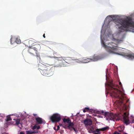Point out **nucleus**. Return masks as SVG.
I'll return each mask as SVG.
<instances>
[{
    "instance_id": "a211bd4d",
    "label": "nucleus",
    "mask_w": 134,
    "mask_h": 134,
    "mask_svg": "<svg viewBox=\"0 0 134 134\" xmlns=\"http://www.w3.org/2000/svg\"><path fill=\"white\" fill-rule=\"evenodd\" d=\"M63 121L64 122H66L68 124L71 122V121L69 118L67 119L64 118L63 119Z\"/></svg>"
},
{
    "instance_id": "20e7f679",
    "label": "nucleus",
    "mask_w": 134,
    "mask_h": 134,
    "mask_svg": "<svg viewBox=\"0 0 134 134\" xmlns=\"http://www.w3.org/2000/svg\"><path fill=\"white\" fill-rule=\"evenodd\" d=\"M38 67L39 69H40L41 74L43 76L50 77L53 74V72L52 69L49 66L46 65L41 64H38Z\"/></svg>"
},
{
    "instance_id": "9d476101",
    "label": "nucleus",
    "mask_w": 134,
    "mask_h": 134,
    "mask_svg": "<svg viewBox=\"0 0 134 134\" xmlns=\"http://www.w3.org/2000/svg\"><path fill=\"white\" fill-rule=\"evenodd\" d=\"M104 57L102 55H94L92 59H91V61H95L98 60L102 59Z\"/></svg>"
},
{
    "instance_id": "cd10ccee",
    "label": "nucleus",
    "mask_w": 134,
    "mask_h": 134,
    "mask_svg": "<svg viewBox=\"0 0 134 134\" xmlns=\"http://www.w3.org/2000/svg\"><path fill=\"white\" fill-rule=\"evenodd\" d=\"M37 127V126H36V125H35L32 127V129L33 130H34Z\"/></svg>"
},
{
    "instance_id": "1a4fd4ad",
    "label": "nucleus",
    "mask_w": 134,
    "mask_h": 134,
    "mask_svg": "<svg viewBox=\"0 0 134 134\" xmlns=\"http://www.w3.org/2000/svg\"><path fill=\"white\" fill-rule=\"evenodd\" d=\"M10 43L12 44L15 42L17 44H19L21 42L20 40L18 38L15 37H12L10 39Z\"/></svg>"
},
{
    "instance_id": "58836bf2",
    "label": "nucleus",
    "mask_w": 134,
    "mask_h": 134,
    "mask_svg": "<svg viewBox=\"0 0 134 134\" xmlns=\"http://www.w3.org/2000/svg\"><path fill=\"white\" fill-rule=\"evenodd\" d=\"M123 105H124V107H126V106L125 103H124Z\"/></svg>"
},
{
    "instance_id": "7ed1b4c3",
    "label": "nucleus",
    "mask_w": 134,
    "mask_h": 134,
    "mask_svg": "<svg viewBox=\"0 0 134 134\" xmlns=\"http://www.w3.org/2000/svg\"><path fill=\"white\" fill-rule=\"evenodd\" d=\"M103 46L105 48L108 52L109 53H115L124 56L126 58L132 59L134 58V54H129L128 53H120L119 49L114 47H111L108 46L105 44L103 41L101 42Z\"/></svg>"
},
{
    "instance_id": "f257e3e1",
    "label": "nucleus",
    "mask_w": 134,
    "mask_h": 134,
    "mask_svg": "<svg viewBox=\"0 0 134 134\" xmlns=\"http://www.w3.org/2000/svg\"><path fill=\"white\" fill-rule=\"evenodd\" d=\"M119 87V85L110 83L109 90L111 96L116 98L121 106L124 102L125 94L118 89Z\"/></svg>"
},
{
    "instance_id": "4468645a",
    "label": "nucleus",
    "mask_w": 134,
    "mask_h": 134,
    "mask_svg": "<svg viewBox=\"0 0 134 134\" xmlns=\"http://www.w3.org/2000/svg\"><path fill=\"white\" fill-rule=\"evenodd\" d=\"M83 112L85 113L86 112H88L90 113H92L94 112V110L93 109H90L89 108L85 107L83 110Z\"/></svg>"
},
{
    "instance_id": "f704fd0d",
    "label": "nucleus",
    "mask_w": 134,
    "mask_h": 134,
    "mask_svg": "<svg viewBox=\"0 0 134 134\" xmlns=\"http://www.w3.org/2000/svg\"><path fill=\"white\" fill-rule=\"evenodd\" d=\"M72 130H74V131H76V129L74 127L73 128H72Z\"/></svg>"
},
{
    "instance_id": "49530a36",
    "label": "nucleus",
    "mask_w": 134,
    "mask_h": 134,
    "mask_svg": "<svg viewBox=\"0 0 134 134\" xmlns=\"http://www.w3.org/2000/svg\"><path fill=\"white\" fill-rule=\"evenodd\" d=\"M126 102H127V101H126Z\"/></svg>"
},
{
    "instance_id": "423d86ee",
    "label": "nucleus",
    "mask_w": 134,
    "mask_h": 134,
    "mask_svg": "<svg viewBox=\"0 0 134 134\" xmlns=\"http://www.w3.org/2000/svg\"><path fill=\"white\" fill-rule=\"evenodd\" d=\"M50 119L53 122H58L61 119V116L58 113L54 114L51 116Z\"/></svg>"
},
{
    "instance_id": "4c0bfd02",
    "label": "nucleus",
    "mask_w": 134,
    "mask_h": 134,
    "mask_svg": "<svg viewBox=\"0 0 134 134\" xmlns=\"http://www.w3.org/2000/svg\"><path fill=\"white\" fill-rule=\"evenodd\" d=\"M43 37L44 38H45V34H44L43 35Z\"/></svg>"
},
{
    "instance_id": "c03bdc74",
    "label": "nucleus",
    "mask_w": 134,
    "mask_h": 134,
    "mask_svg": "<svg viewBox=\"0 0 134 134\" xmlns=\"http://www.w3.org/2000/svg\"><path fill=\"white\" fill-rule=\"evenodd\" d=\"M124 134H128L127 133H124Z\"/></svg>"
},
{
    "instance_id": "e433bc0d",
    "label": "nucleus",
    "mask_w": 134,
    "mask_h": 134,
    "mask_svg": "<svg viewBox=\"0 0 134 134\" xmlns=\"http://www.w3.org/2000/svg\"><path fill=\"white\" fill-rule=\"evenodd\" d=\"M119 84L121 86H122V84H121V82H119Z\"/></svg>"
},
{
    "instance_id": "a18cd8bd",
    "label": "nucleus",
    "mask_w": 134,
    "mask_h": 134,
    "mask_svg": "<svg viewBox=\"0 0 134 134\" xmlns=\"http://www.w3.org/2000/svg\"><path fill=\"white\" fill-rule=\"evenodd\" d=\"M54 130H56V129L55 128V127H54Z\"/></svg>"
},
{
    "instance_id": "b1692460",
    "label": "nucleus",
    "mask_w": 134,
    "mask_h": 134,
    "mask_svg": "<svg viewBox=\"0 0 134 134\" xmlns=\"http://www.w3.org/2000/svg\"><path fill=\"white\" fill-rule=\"evenodd\" d=\"M26 134H32V131L31 130H28L26 132Z\"/></svg>"
},
{
    "instance_id": "5701e85b",
    "label": "nucleus",
    "mask_w": 134,
    "mask_h": 134,
    "mask_svg": "<svg viewBox=\"0 0 134 134\" xmlns=\"http://www.w3.org/2000/svg\"><path fill=\"white\" fill-rule=\"evenodd\" d=\"M97 113L99 114H100L102 115H105V112L103 111H98L97 112Z\"/></svg>"
},
{
    "instance_id": "f03ea898",
    "label": "nucleus",
    "mask_w": 134,
    "mask_h": 134,
    "mask_svg": "<svg viewBox=\"0 0 134 134\" xmlns=\"http://www.w3.org/2000/svg\"><path fill=\"white\" fill-rule=\"evenodd\" d=\"M115 23L118 26L120 32L125 31L129 27L134 28V22L130 18L119 19L116 21Z\"/></svg>"
},
{
    "instance_id": "72a5a7b5",
    "label": "nucleus",
    "mask_w": 134,
    "mask_h": 134,
    "mask_svg": "<svg viewBox=\"0 0 134 134\" xmlns=\"http://www.w3.org/2000/svg\"><path fill=\"white\" fill-rule=\"evenodd\" d=\"M20 134H25V133L23 132H21L20 133Z\"/></svg>"
},
{
    "instance_id": "ddd939ff",
    "label": "nucleus",
    "mask_w": 134,
    "mask_h": 134,
    "mask_svg": "<svg viewBox=\"0 0 134 134\" xmlns=\"http://www.w3.org/2000/svg\"><path fill=\"white\" fill-rule=\"evenodd\" d=\"M91 60V59H86L84 57L82 58L81 61H79L78 62H81V63H86L90 62Z\"/></svg>"
},
{
    "instance_id": "393cba45",
    "label": "nucleus",
    "mask_w": 134,
    "mask_h": 134,
    "mask_svg": "<svg viewBox=\"0 0 134 134\" xmlns=\"http://www.w3.org/2000/svg\"><path fill=\"white\" fill-rule=\"evenodd\" d=\"M4 117V115L3 114H0V119L1 120V121H2V119Z\"/></svg>"
},
{
    "instance_id": "79ce46f5",
    "label": "nucleus",
    "mask_w": 134,
    "mask_h": 134,
    "mask_svg": "<svg viewBox=\"0 0 134 134\" xmlns=\"http://www.w3.org/2000/svg\"><path fill=\"white\" fill-rule=\"evenodd\" d=\"M54 65V64H51L50 65Z\"/></svg>"
},
{
    "instance_id": "2f4dec72",
    "label": "nucleus",
    "mask_w": 134,
    "mask_h": 134,
    "mask_svg": "<svg viewBox=\"0 0 134 134\" xmlns=\"http://www.w3.org/2000/svg\"><path fill=\"white\" fill-rule=\"evenodd\" d=\"M36 128L38 130L40 129V126H37Z\"/></svg>"
},
{
    "instance_id": "a19ab883",
    "label": "nucleus",
    "mask_w": 134,
    "mask_h": 134,
    "mask_svg": "<svg viewBox=\"0 0 134 134\" xmlns=\"http://www.w3.org/2000/svg\"><path fill=\"white\" fill-rule=\"evenodd\" d=\"M33 115L34 116H35L36 115V114H33Z\"/></svg>"
},
{
    "instance_id": "f3484780",
    "label": "nucleus",
    "mask_w": 134,
    "mask_h": 134,
    "mask_svg": "<svg viewBox=\"0 0 134 134\" xmlns=\"http://www.w3.org/2000/svg\"><path fill=\"white\" fill-rule=\"evenodd\" d=\"M74 126V124L73 122H71L68 124V125L67 126L68 127V129L70 130V131L72 130V128Z\"/></svg>"
},
{
    "instance_id": "0eeeda50",
    "label": "nucleus",
    "mask_w": 134,
    "mask_h": 134,
    "mask_svg": "<svg viewBox=\"0 0 134 134\" xmlns=\"http://www.w3.org/2000/svg\"><path fill=\"white\" fill-rule=\"evenodd\" d=\"M73 63V60L70 57H64V60L63 63H61L60 66H66V63L69 64H71Z\"/></svg>"
},
{
    "instance_id": "dca6fc26",
    "label": "nucleus",
    "mask_w": 134,
    "mask_h": 134,
    "mask_svg": "<svg viewBox=\"0 0 134 134\" xmlns=\"http://www.w3.org/2000/svg\"><path fill=\"white\" fill-rule=\"evenodd\" d=\"M84 123L87 125H91L92 124V121L91 119H87L84 121Z\"/></svg>"
},
{
    "instance_id": "412c9836",
    "label": "nucleus",
    "mask_w": 134,
    "mask_h": 134,
    "mask_svg": "<svg viewBox=\"0 0 134 134\" xmlns=\"http://www.w3.org/2000/svg\"><path fill=\"white\" fill-rule=\"evenodd\" d=\"M14 120L15 121L16 123L15 124L18 125H19L20 123V119H14Z\"/></svg>"
},
{
    "instance_id": "c9c22d12",
    "label": "nucleus",
    "mask_w": 134,
    "mask_h": 134,
    "mask_svg": "<svg viewBox=\"0 0 134 134\" xmlns=\"http://www.w3.org/2000/svg\"><path fill=\"white\" fill-rule=\"evenodd\" d=\"M67 126H65V127H64L65 128V129H68V127H67Z\"/></svg>"
},
{
    "instance_id": "c85d7f7f",
    "label": "nucleus",
    "mask_w": 134,
    "mask_h": 134,
    "mask_svg": "<svg viewBox=\"0 0 134 134\" xmlns=\"http://www.w3.org/2000/svg\"><path fill=\"white\" fill-rule=\"evenodd\" d=\"M81 58L80 59V60H79L78 59H75V60H76V61L78 63H81V62H78L79 61H81Z\"/></svg>"
},
{
    "instance_id": "f8f14e48",
    "label": "nucleus",
    "mask_w": 134,
    "mask_h": 134,
    "mask_svg": "<svg viewBox=\"0 0 134 134\" xmlns=\"http://www.w3.org/2000/svg\"><path fill=\"white\" fill-rule=\"evenodd\" d=\"M124 116H123V119L124 122V123L126 125H127L129 124V119L128 115L125 113H124Z\"/></svg>"
},
{
    "instance_id": "9b49d317",
    "label": "nucleus",
    "mask_w": 134,
    "mask_h": 134,
    "mask_svg": "<svg viewBox=\"0 0 134 134\" xmlns=\"http://www.w3.org/2000/svg\"><path fill=\"white\" fill-rule=\"evenodd\" d=\"M35 120L36 122L38 124H44L46 122L44 120H43L42 118L40 117H38L37 118H36L35 119Z\"/></svg>"
},
{
    "instance_id": "6e6552de",
    "label": "nucleus",
    "mask_w": 134,
    "mask_h": 134,
    "mask_svg": "<svg viewBox=\"0 0 134 134\" xmlns=\"http://www.w3.org/2000/svg\"><path fill=\"white\" fill-rule=\"evenodd\" d=\"M105 116L108 117L110 120H112L115 118V116L113 114L110 113L109 112H105Z\"/></svg>"
},
{
    "instance_id": "6ab92c4d",
    "label": "nucleus",
    "mask_w": 134,
    "mask_h": 134,
    "mask_svg": "<svg viewBox=\"0 0 134 134\" xmlns=\"http://www.w3.org/2000/svg\"><path fill=\"white\" fill-rule=\"evenodd\" d=\"M58 61H62V62L61 63H63V60H64V57H54Z\"/></svg>"
},
{
    "instance_id": "39448f33",
    "label": "nucleus",
    "mask_w": 134,
    "mask_h": 134,
    "mask_svg": "<svg viewBox=\"0 0 134 134\" xmlns=\"http://www.w3.org/2000/svg\"><path fill=\"white\" fill-rule=\"evenodd\" d=\"M41 48V46L39 44L37 45L33 48H30L28 50V52L30 54L35 55V53L36 54V56L37 59H40V56L37 52L38 50Z\"/></svg>"
},
{
    "instance_id": "aec40b11",
    "label": "nucleus",
    "mask_w": 134,
    "mask_h": 134,
    "mask_svg": "<svg viewBox=\"0 0 134 134\" xmlns=\"http://www.w3.org/2000/svg\"><path fill=\"white\" fill-rule=\"evenodd\" d=\"M109 129V127L108 126H107L106 127L102 128L100 130L102 131H104L108 130Z\"/></svg>"
},
{
    "instance_id": "a878e982",
    "label": "nucleus",
    "mask_w": 134,
    "mask_h": 134,
    "mask_svg": "<svg viewBox=\"0 0 134 134\" xmlns=\"http://www.w3.org/2000/svg\"><path fill=\"white\" fill-rule=\"evenodd\" d=\"M100 131H101L100 129H97L95 130V132H97V133H100L99 132Z\"/></svg>"
},
{
    "instance_id": "c756f323",
    "label": "nucleus",
    "mask_w": 134,
    "mask_h": 134,
    "mask_svg": "<svg viewBox=\"0 0 134 134\" xmlns=\"http://www.w3.org/2000/svg\"><path fill=\"white\" fill-rule=\"evenodd\" d=\"M114 134H121L119 133L118 132L115 131L114 132Z\"/></svg>"
},
{
    "instance_id": "473e14b6",
    "label": "nucleus",
    "mask_w": 134,
    "mask_h": 134,
    "mask_svg": "<svg viewBox=\"0 0 134 134\" xmlns=\"http://www.w3.org/2000/svg\"><path fill=\"white\" fill-rule=\"evenodd\" d=\"M111 44V45H112V46H114V45H113V42H111V43H108V44Z\"/></svg>"
},
{
    "instance_id": "7c9ffc66",
    "label": "nucleus",
    "mask_w": 134,
    "mask_h": 134,
    "mask_svg": "<svg viewBox=\"0 0 134 134\" xmlns=\"http://www.w3.org/2000/svg\"><path fill=\"white\" fill-rule=\"evenodd\" d=\"M59 129H60L59 126H57V131Z\"/></svg>"
},
{
    "instance_id": "4be33fe9",
    "label": "nucleus",
    "mask_w": 134,
    "mask_h": 134,
    "mask_svg": "<svg viewBox=\"0 0 134 134\" xmlns=\"http://www.w3.org/2000/svg\"><path fill=\"white\" fill-rule=\"evenodd\" d=\"M7 118L5 119V121H9L11 120H12L10 115L7 116Z\"/></svg>"
},
{
    "instance_id": "ea45409f",
    "label": "nucleus",
    "mask_w": 134,
    "mask_h": 134,
    "mask_svg": "<svg viewBox=\"0 0 134 134\" xmlns=\"http://www.w3.org/2000/svg\"><path fill=\"white\" fill-rule=\"evenodd\" d=\"M100 133H95L94 134H100Z\"/></svg>"
},
{
    "instance_id": "bb28decb",
    "label": "nucleus",
    "mask_w": 134,
    "mask_h": 134,
    "mask_svg": "<svg viewBox=\"0 0 134 134\" xmlns=\"http://www.w3.org/2000/svg\"><path fill=\"white\" fill-rule=\"evenodd\" d=\"M38 130H35L34 131H32V134L35 133H38Z\"/></svg>"
},
{
    "instance_id": "2eb2a0df",
    "label": "nucleus",
    "mask_w": 134,
    "mask_h": 134,
    "mask_svg": "<svg viewBox=\"0 0 134 134\" xmlns=\"http://www.w3.org/2000/svg\"><path fill=\"white\" fill-rule=\"evenodd\" d=\"M94 129V128L93 126H90L88 128V132L90 133H94L95 131Z\"/></svg>"
},
{
    "instance_id": "37998d69",
    "label": "nucleus",
    "mask_w": 134,
    "mask_h": 134,
    "mask_svg": "<svg viewBox=\"0 0 134 134\" xmlns=\"http://www.w3.org/2000/svg\"><path fill=\"white\" fill-rule=\"evenodd\" d=\"M31 41H31V40H30V41H29V43L31 42Z\"/></svg>"
}]
</instances>
